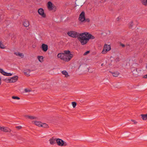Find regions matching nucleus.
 <instances>
[{"instance_id": "f257e3e1", "label": "nucleus", "mask_w": 147, "mask_h": 147, "mask_svg": "<svg viewBox=\"0 0 147 147\" xmlns=\"http://www.w3.org/2000/svg\"><path fill=\"white\" fill-rule=\"evenodd\" d=\"M24 116L27 119L31 120H34L32 121V123L36 126L40 127L42 122L40 121L35 120L37 119V117L34 115H26Z\"/></svg>"}, {"instance_id": "f03ea898", "label": "nucleus", "mask_w": 147, "mask_h": 147, "mask_svg": "<svg viewBox=\"0 0 147 147\" xmlns=\"http://www.w3.org/2000/svg\"><path fill=\"white\" fill-rule=\"evenodd\" d=\"M88 34V32H87L80 33L79 37H78V40L82 45H86L89 41L88 37H87Z\"/></svg>"}, {"instance_id": "7ed1b4c3", "label": "nucleus", "mask_w": 147, "mask_h": 147, "mask_svg": "<svg viewBox=\"0 0 147 147\" xmlns=\"http://www.w3.org/2000/svg\"><path fill=\"white\" fill-rule=\"evenodd\" d=\"M57 56L60 59L65 61L68 62L73 57V55L72 54H70L68 56L67 55H65L64 53H60L57 55Z\"/></svg>"}, {"instance_id": "20e7f679", "label": "nucleus", "mask_w": 147, "mask_h": 147, "mask_svg": "<svg viewBox=\"0 0 147 147\" xmlns=\"http://www.w3.org/2000/svg\"><path fill=\"white\" fill-rule=\"evenodd\" d=\"M67 34L69 36L74 38L77 37L78 38L80 34L79 33L74 31H69Z\"/></svg>"}, {"instance_id": "39448f33", "label": "nucleus", "mask_w": 147, "mask_h": 147, "mask_svg": "<svg viewBox=\"0 0 147 147\" xmlns=\"http://www.w3.org/2000/svg\"><path fill=\"white\" fill-rule=\"evenodd\" d=\"M56 141L59 146H65L67 145V143L61 139L59 138L56 139Z\"/></svg>"}, {"instance_id": "423d86ee", "label": "nucleus", "mask_w": 147, "mask_h": 147, "mask_svg": "<svg viewBox=\"0 0 147 147\" xmlns=\"http://www.w3.org/2000/svg\"><path fill=\"white\" fill-rule=\"evenodd\" d=\"M111 49V46L110 45L105 44L104 46L102 53L105 54L107 53V52L109 51Z\"/></svg>"}, {"instance_id": "0eeeda50", "label": "nucleus", "mask_w": 147, "mask_h": 147, "mask_svg": "<svg viewBox=\"0 0 147 147\" xmlns=\"http://www.w3.org/2000/svg\"><path fill=\"white\" fill-rule=\"evenodd\" d=\"M85 13L82 11L80 14L78 18V20L81 23H83L85 20Z\"/></svg>"}, {"instance_id": "6e6552de", "label": "nucleus", "mask_w": 147, "mask_h": 147, "mask_svg": "<svg viewBox=\"0 0 147 147\" xmlns=\"http://www.w3.org/2000/svg\"><path fill=\"white\" fill-rule=\"evenodd\" d=\"M0 130L5 132L10 133L11 131V130L8 127L5 126H0Z\"/></svg>"}, {"instance_id": "1a4fd4ad", "label": "nucleus", "mask_w": 147, "mask_h": 147, "mask_svg": "<svg viewBox=\"0 0 147 147\" xmlns=\"http://www.w3.org/2000/svg\"><path fill=\"white\" fill-rule=\"evenodd\" d=\"M38 13L42 18L46 17V15L44 13V10L42 8L39 9L38 11Z\"/></svg>"}, {"instance_id": "9d476101", "label": "nucleus", "mask_w": 147, "mask_h": 147, "mask_svg": "<svg viewBox=\"0 0 147 147\" xmlns=\"http://www.w3.org/2000/svg\"><path fill=\"white\" fill-rule=\"evenodd\" d=\"M40 48L43 51L45 52L48 50V46L47 44H42L40 47Z\"/></svg>"}, {"instance_id": "9b49d317", "label": "nucleus", "mask_w": 147, "mask_h": 147, "mask_svg": "<svg viewBox=\"0 0 147 147\" xmlns=\"http://www.w3.org/2000/svg\"><path fill=\"white\" fill-rule=\"evenodd\" d=\"M0 72L3 75L7 76H11L12 75V74L11 73H8L5 72L2 69H0Z\"/></svg>"}, {"instance_id": "f8f14e48", "label": "nucleus", "mask_w": 147, "mask_h": 147, "mask_svg": "<svg viewBox=\"0 0 147 147\" xmlns=\"http://www.w3.org/2000/svg\"><path fill=\"white\" fill-rule=\"evenodd\" d=\"M47 7L48 9L50 11L52 10L54 8L52 3L50 1H49L48 2Z\"/></svg>"}, {"instance_id": "ddd939ff", "label": "nucleus", "mask_w": 147, "mask_h": 147, "mask_svg": "<svg viewBox=\"0 0 147 147\" xmlns=\"http://www.w3.org/2000/svg\"><path fill=\"white\" fill-rule=\"evenodd\" d=\"M31 72V70L29 69H25L24 71V74L27 76H30V73Z\"/></svg>"}, {"instance_id": "4468645a", "label": "nucleus", "mask_w": 147, "mask_h": 147, "mask_svg": "<svg viewBox=\"0 0 147 147\" xmlns=\"http://www.w3.org/2000/svg\"><path fill=\"white\" fill-rule=\"evenodd\" d=\"M75 4V6H78L79 7H81L83 5L84 3H82V1L81 0H78L76 1Z\"/></svg>"}, {"instance_id": "2eb2a0df", "label": "nucleus", "mask_w": 147, "mask_h": 147, "mask_svg": "<svg viewBox=\"0 0 147 147\" xmlns=\"http://www.w3.org/2000/svg\"><path fill=\"white\" fill-rule=\"evenodd\" d=\"M11 78V83H14L16 82L18 79V76H15Z\"/></svg>"}, {"instance_id": "dca6fc26", "label": "nucleus", "mask_w": 147, "mask_h": 147, "mask_svg": "<svg viewBox=\"0 0 147 147\" xmlns=\"http://www.w3.org/2000/svg\"><path fill=\"white\" fill-rule=\"evenodd\" d=\"M14 54L17 56L20 57L21 58H23L24 57V55L23 53L17 52L14 53Z\"/></svg>"}, {"instance_id": "f3484780", "label": "nucleus", "mask_w": 147, "mask_h": 147, "mask_svg": "<svg viewBox=\"0 0 147 147\" xmlns=\"http://www.w3.org/2000/svg\"><path fill=\"white\" fill-rule=\"evenodd\" d=\"M6 46L4 44L3 42L0 40V48L2 49H5Z\"/></svg>"}, {"instance_id": "a211bd4d", "label": "nucleus", "mask_w": 147, "mask_h": 147, "mask_svg": "<svg viewBox=\"0 0 147 147\" xmlns=\"http://www.w3.org/2000/svg\"><path fill=\"white\" fill-rule=\"evenodd\" d=\"M109 72L113 74V76L116 77L118 76V75L120 74V73L118 71H116L114 72H113L111 71H109Z\"/></svg>"}, {"instance_id": "6ab92c4d", "label": "nucleus", "mask_w": 147, "mask_h": 147, "mask_svg": "<svg viewBox=\"0 0 147 147\" xmlns=\"http://www.w3.org/2000/svg\"><path fill=\"white\" fill-rule=\"evenodd\" d=\"M23 25L24 26L26 27H27L29 25V21L27 20H24L23 22Z\"/></svg>"}, {"instance_id": "aec40b11", "label": "nucleus", "mask_w": 147, "mask_h": 147, "mask_svg": "<svg viewBox=\"0 0 147 147\" xmlns=\"http://www.w3.org/2000/svg\"><path fill=\"white\" fill-rule=\"evenodd\" d=\"M87 36L89 40L90 39H93L95 38V37L93 36L91 34H89L88 32V34L87 35Z\"/></svg>"}, {"instance_id": "412c9836", "label": "nucleus", "mask_w": 147, "mask_h": 147, "mask_svg": "<svg viewBox=\"0 0 147 147\" xmlns=\"http://www.w3.org/2000/svg\"><path fill=\"white\" fill-rule=\"evenodd\" d=\"M142 4L145 6H147V0H140Z\"/></svg>"}, {"instance_id": "4be33fe9", "label": "nucleus", "mask_w": 147, "mask_h": 147, "mask_svg": "<svg viewBox=\"0 0 147 147\" xmlns=\"http://www.w3.org/2000/svg\"><path fill=\"white\" fill-rule=\"evenodd\" d=\"M40 127L44 128H48L49 127L48 125L45 123H42Z\"/></svg>"}, {"instance_id": "5701e85b", "label": "nucleus", "mask_w": 147, "mask_h": 147, "mask_svg": "<svg viewBox=\"0 0 147 147\" xmlns=\"http://www.w3.org/2000/svg\"><path fill=\"white\" fill-rule=\"evenodd\" d=\"M141 116L143 120H147V114H141Z\"/></svg>"}, {"instance_id": "b1692460", "label": "nucleus", "mask_w": 147, "mask_h": 147, "mask_svg": "<svg viewBox=\"0 0 147 147\" xmlns=\"http://www.w3.org/2000/svg\"><path fill=\"white\" fill-rule=\"evenodd\" d=\"M55 141V139L54 138H53L50 139V143L51 145L54 144Z\"/></svg>"}, {"instance_id": "393cba45", "label": "nucleus", "mask_w": 147, "mask_h": 147, "mask_svg": "<svg viewBox=\"0 0 147 147\" xmlns=\"http://www.w3.org/2000/svg\"><path fill=\"white\" fill-rule=\"evenodd\" d=\"M61 73L63 74L65 76V77H67L68 76H69L68 75V73L65 70H63L62 71Z\"/></svg>"}, {"instance_id": "a878e982", "label": "nucleus", "mask_w": 147, "mask_h": 147, "mask_svg": "<svg viewBox=\"0 0 147 147\" xmlns=\"http://www.w3.org/2000/svg\"><path fill=\"white\" fill-rule=\"evenodd\" d=\"M37 58L40 62H42L43 61V57L42 56H38L37 57Z\"/></svg>"}, {"instance_id": "bb28decb", "label": "nucleus", "mask_w": 147, "mask_h": 147, "mask_svg": "<svg viewBox=\"0 0 147 147\" xmlns=\"http://www.w3.org/2000/svg\"><path fill=\"white\" fill-rule=\"evenodd\" d=\"M11 98L13 99L17 100H18L20 99V98L19 97L15 96H12L11 97Z\"/></svg>"}, {"instance_id": "cd10ccee", "label": "nucleus", "mask_w": 147, "mask_h": 147, "mask_svg": "<svg viewBox=\"0 0 147 147\" xmlns=\"http://www.w3.org/2000/svg\"><path fill=\"white\" fill-rule=\"evenodd\" d=\"M4 81L7 83H11V78H6L4 79Z\"/></svg>"}, {"instance_id": "c85d7f7f", "label": "nucleus", "mask_w": 147, "mask_h": 147, "mask_svg": "<svg viewBox=\"0 0 147 147\" xmlns=\"http://www.w3.org/2000/svg\"><path fill=\"white\" fill-rule=\"evenodd\" d=\"M64 53L65 55H67L68 56L70 54H71L70 53V52L69 50H65L64 51Z\"/></svg>"}, {"instance_id": "c756f323", "label": "nucleus", "mask_w": 147, "mask_h": 147, "mask_svg": "<svg viewBox=\"0 0 147 147\" xmlns=\"http://www.w3.org/2000/svg\"><path fill=\"white\" fill-rule=\"evenodd\" d=\"M24 91L26 92H29L32 91L31 89L30 88H26L24 90Z\"/></svg>"}, {"instance_id": "7c9ffc66", "label": "nucleus", "mask_w": 147, "mask_h": 147, "mask_svg": "<svg viewBox=\"0 0 147 147\" xmlns=\"http://www.w3.org/2000/svg\"><path fill=\"white\" fill-rule=\"evenodd\" d=\"M72 104L73 108H75L76 105L77 103L75 102H72Z\"/></svg>"}, {"instance_id": "2f4dec72", "label": "nucleus", "mask_w": 147, "mask_h": 147, "mask_svg": "<svg viewBox=\"0 0 147 147\" xmlns=\"http://www.w3.org/2000/svg\"><path fill=\"white\" fill-rule=\"evenodd\" d=\"M90 21V20L89 18H85V21H84V22H89Z\"/></svg>"}, {"instance_id": "473e14b6", "label": "nucleus", "mask_w": 147, "mask_h": 147, "mask_svg": "<svg viewBox=\"0 0 147 147\" xmlns=\"http://www.w3.org/2000/svg\"><path fill=\"white\" fill-rule=\"evenodd\" d=\"M16 128L18 129H20L22 128V127L21 126H16Z\"/></svg>"}, {"instance_id": "72a5a7b5", "label": "nucleus", "mask_w": 147, "mask_h": 147, "mask_svg": "<svg viewBox=\"0 0 147 147\" xmlns=\"http://www.w3.org/2000/svg\"><path fill=\"white\" fill-rule=\"evenodd\" d=\"M133 25V22H130L129 25V27L130 28H132Z\"/></svg>"}, {"instance_id": "f704fd0d", "label": "nucleus", "mask_w": 147, "mask_h": 147, "mask_svg": "<svg viewBox=\"0 0 147 147\" xmlns=\"http://www.w3.org/2000/svg\"><path fill=\"white\" fill-rule=\"evenodd\" d=\"M90 53L89 51H87L86 52L84 53V55H87V54H88V53Z\"/></svg>"}, {"instance_id": "c9c22d12", "label": "nucleus", "mask_w": 147, "mask_h": 147, "mask_svg": "<svg viewBox=\"0 0 147 147\" xmlns=\"http://www.w3.org/2000/svg\"><path fill=\"white\" fill-rule=\"evenodd\" d=\"M120 60V58L119 57L115 59V61H116V62L119 61Z\"/></svg>"}, {"instance_id": "e433bc0d", "label": "nucleus", "mask_w": 147, "mask_h": 147, "mask_svg": "<svg viewBox=\"0 0 147 147\" xmlns=\"http://www.w3.org/2000/svg\"><path fill=\"white\" fill-rule=\"evenodd\" d=\"M32 48L34 49L36 47V45L35 44H33L32 45Z\"/></svg>"}, {"instance_id": "4c0bfd02", "label": "nucleus", "mask_w": 147, "mask_h": 147, "mask_svg": "<svg viewBox=\"0 0 147 147\" xmlns=\"http://www.w3.org/2000/svg\"><path fill=\"white\" fill-rule=\"evenodd\" d=\"M131 121H132L134 122V124H136L137 123V122L135 120L131 119Z\"/></svg>"}, {"instance_id": "58836bf2", "label": "nucleus", "mask_w": 147, "mask_h": 147, "mask_svg": "<svg viewBox=\"0 0 147 147\" xmlns=\"http://www.w3.org/2000/svg\"><path fill=\"white\" fill-rule=\"evenodd\" d=\"M120 45L121 46L123 47H124L125 46V45L124 44L122 43H120Z\"/></svg>"}, {"instance_id": "ea45409f", "label": "nucleus", "mask_w": 147, "mask_h": 147, "mask_svg": "<svg viewBox=\"0 0 147 147\" xmlns=\"http://www.w3.org/2000/svg\"><path fill=\"white\" fill-rule=\"evenodd\" d=\"M1 84V78L0 77V85Z\"/></svg>"}, {"instance_id": "a19ab883", "label": "nucleus", "mask_w": 147, "mask_h": 147, "mask_svg": "<svg viewBox=\"0 0 147 147\" xmlns=\"http://www.w3.org/2000/svg\"><path fill=\"white\" fill-rule=\"evenodd\" d=\"M144 78H147V74L144 76Z\"/></svg>"}, {"instance_id": "79ce46f5", "label": "nucleus", "mask_w": 147, "mask_h": 147, "mask_svg": "<svg viewBox=\"0 0 147 147\" xmlns=\"http://www.w3.org/2000/svg\"><path fill=\"white\" fill-rule=\"evenodd\" d=\"M119 20H120V18H119V17H118L117 18V21H118Z\"/></svg>"}, {"instance_id": "37998d69", "label": "nucleus", "mask_w": 147, "mask_h": 147, "mask_svg": "<svg viewBox=\"0 0 147 147\" xmlns=\"http://www.w3.org/2000/svg\"><path fill=\"white\" fill-rule=\"evenodd\" d=\"M103 63H102V64H101V66H103Z\"/></svg>"}, {"instance_id": "c03bdc74", "label": "nucleus", "mask_w": 147, "mask_h": 147, "mask_svg": "<svg viewBox=\"0 0 147 147\" xmlns=\"http://www.w3.org/2000/svg\"><path fill=\"white\" fill-rule=\"evenodd\" d=\"M137 69H136V71H137Z\"/></svg>"}]
</instances>
